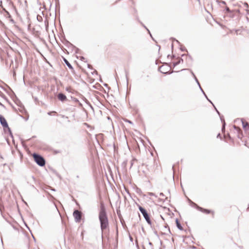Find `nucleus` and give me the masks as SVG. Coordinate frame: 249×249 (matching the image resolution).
Here are the masks:
<instances>
[{"label": "nucleus", "instance_id": "obj_1", "mask_svg": "<svg viewBox=\"0 0 249 249\" xmlns=\"http://www.w3.org/2000/svg\"><path fill=\"white\" fill-rule=\"evenodd\" d=\"M99 219L102 231L106 230L108 226V222L106 213L104 210H102L99 213Z\"/></svg>", "mask_w": 249, "mask_h": 249}, {"label": "nucleus", "instance_id": "obj_2", "mask_svg": "<svg viewBox=\"0 0 249 249\" xmlns=\"http://www.w3.org/2000/svg\"><path fill=\"white\" fill-rule=\"evenodd\" d=\"M33 157L36 163L40 166H43L45 164V161L44 158L41 156L36 153L33 154Z\"/></svg>", "mask_w": 249, "mask_h": 249}, {"label": "nucleus", "instance_id": "obj_3", "mask_svg": "<svg viewBox=\"0 0 249 249\" xmlns=\"http://www.w3.org/2000/svg\"><path fill=\"white\" fill-rule=\"evenodd\" d=\"M139 209L140 211H141V212L142 213V215H143V216H144V218L145 219V220H146V221L149 224H150V223H151L150 218L149 215L147 213L146 210L140 205H139Z\"/></svg>", "mask_w": 249, "mask_h": 249}, {"label": "nucleus", "instance_id": "obj_4", "mask_svg": "<svg viewBox=\"0 0 249 249\" xmlns=\"http://www.w3.org/2000/svg\"><path fill=\"white\" fill-rule=\"evenodd\" d=\"M73 215L76 222H80L81 221L82 216L81 212L78 210H75L73 213Z\"/></svg>", "mask_w": 249, "mask_h": 249}, {"label": "nucleus", "instance_id": "obj_5", "mask_svg": "<svg viewBox=\"0 0 249 249\" xmlns=\"http://www.w3.org/2000/svg\"><path fill=\"white\" fill-rule=\"evenodd\" d=\"M242 126L245 131L248 133V136L249 137V124L248 122L244 120H242Z\"/></svg>", "mask_w": 249, "mask_h": 249}, {"label": "nucleus", "instance_id": "obj_6", "mask_svg": "<svg viewBox=\"0 0 249 249\" xmlns=\"http://www.w3.org/2000/svg\"><path fill=\"white\" fill-rule=\"evenodd\" d=\"M0 122L3 127H8L6 119L1 115H0Z\"/></svg>", "mask_w": 249, "mask_h": 249}, {"label": "nucleus", "instance_id": "obj_7", "mask_svg": "<svg viewBox=\"0 0 249 249\" xmlns=\"http://www.w3.org/2000/svg\"><path fill=\"white\" fill-rule=\"evenodd\" d=\"M200 211L201 212L205 213H206V214H211L213 216H214V212L213 211V210H208V209H203V208H200Z\"/></svg>", "mask_w": 249, "mask_h": 249}, {"label": "nucleus", "instance_id": "obj_8", "mask_svg": "<svg viewBox=\"0 0 249 249\" xmlns=\"http://www.w3.org/2000/svg\"><path fill=\"white\" fill-rule=\"evenodd\" d=\"M57 98L60 101L62 102L67 100V97L64 94L61 93L57 95Z\"/></svg>", "mask_w": 249, "mask_h": 249}, {"label": "nucleus", "instance_id": "obj_9", "mask_svg": "<svg viewBox=\"0 0 249 249\" xmlns=\"http://www.w3.org/2000/svg\"><path fill=\"white\" fill-rule=\"evenodd\" d=\"M234 129L236 130V131L238 132V135L237 137L239 139H242L243 135L242 133V131L240 128L238 127H236L235 126H234Z\"/></svg>", "mask_w": 249, "mask_h": 249}, {"label": "nucleus", "instance_id": "obj_10", "mask_svg": "<svg viewBox=\"0 0 249 249\" xmlns=\"http://www.w3.org/2000/svg\"><path fill=\"white\" fill-rule=\"evenodd\" d=\"M176 225H177V227L179 230H183V228L181 226V224H180L179 222L178 221V219H176Z\"/></svg>", "mask_w": 249, "mask_h": 249}, {"label": "nucleus", "instance_id": "obj_11", "mask_svg": "<svg viewBox=\"0 0 249 249\" xmlns=\"http://www.w3.org/2000/svg\"><path fill=\"white\" fill-rule=\"evenodd\" d=\"M64 61L69 68L71 69L72 68L71 65L70 64V63L68 61V60L64 58Z\"/></svg>", "mask_w": 249, "mask_h": 249}, {"label": "nucleus", "instance_id": "obj_12", "mask_svg": "<svg viewBox=\"0 0 249 249\" xmlns=\"http://www.w3.org/2000/svg\"><path fill=\"white\" fill-rule=\"evenodd\" d=\"M48 114L49 115L55 116L57 115V112L56 111H51V112H48Z\"/></svg>", "mask_w": 249, "mask_h": 249}, {"label": "nucleus", "instance_id": "obj_13", "mask_svg": "<svg viewBox=\"0 0 249 249\" xmlns=\"http://www.w3.org/2000/svg\"><path fill=\"white\" fill-rule=\"evenodd\" d=\"M160 71L161 72H163V73H165L167 72V71H164V66H162L160 67Z\"/></svg>", "mask_w": 249, "mask_h": 249}, {"label": "nucleus", "instance_id": "obj_14", "mask_svg": "<svg viewBox=\"0 0 249 249\" xmlns=\"http://www.w3.org/2000/svg\"><path fill=\"white\" fill-rule=\"evenodd\" d=\"M66 90L70 92H72L73 89L71 87H67L66 89Z\"/></svg>", "mask_w": 249, "mask_h": 249}, {"label": "nucleus", "instance_id": "obj_15", "mask_svg": "<svg viewBox=\"0 0 249 249\" xmlns=\"http://www.w3.org/2000/svg\"><path fill=\"white\" fill-rule=\"evenodd\" d=\"M245 5H246V6L247 7H248V3H245Z\"/></svg>", "mask_w": 249, "mask_h": 249}]
</instances>
